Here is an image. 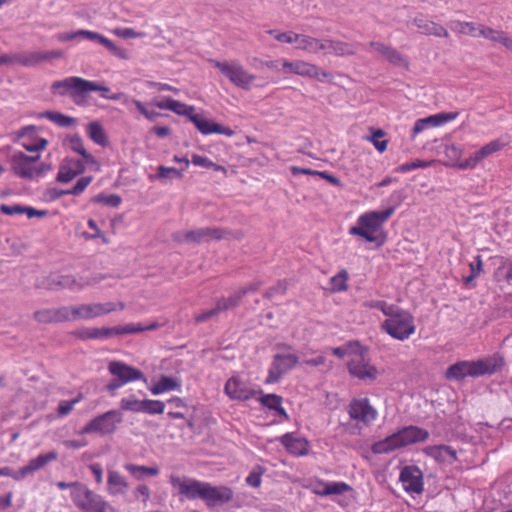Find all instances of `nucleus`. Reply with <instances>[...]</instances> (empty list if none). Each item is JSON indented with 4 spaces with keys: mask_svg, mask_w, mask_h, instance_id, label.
<instances>
[{
    "mask_svg": "<svg viewBox=\"0 0 512 512\" xmlns=\"http://www.w3.org/2000/svg\"><path fill=\"white\" fill-rule=\"evenodd\" d=\"M428 437L429 432L427 430L409 425L375 442L371 450L374 454H389L409 445L424 442Z\"/></svg>",
    "mask_w": 512,
    "mask_h": 512,
    "instance_id": "1",
    "label": "nucleus"
},
{
    "mask_svg": "<svg viewBox=\"0 0 512 512\" xmlns=\"http://www.w3.org/2000/svg\"><path fill=\"white\" fill-rule=\"evenodd\" d=\"M395 207H389L382 211H367L358 216L356 225L349 228V234L358 236L367 242H378L383 235V226L394 214Z\"/></svg>",
    "mask_w": 512,
    "mask_h": 512,
    "instance_id": "2",
    "label": "nucleus"
},
{
    "mask_svg": "<svg viewBox=\"0 0 512 512\" xmlns=\"http://www.w3.org/2000/svg\"><path fill=\"white\" fill-rule=\"evenodd\" d=\"M381 329L393 339L405 341L416 331L415 318L408 310L395 305L386 315Z\"/></svg>",
    "mask_w": 512,
    "mask_h": 512,
    "instance_id": "3",
    "label": "nucleus"
},
{
    "mask_svg": "<svg viewBox=\"0 0 512 512\" xmlns=\"http://www.w3.org/2000/svg\"><path fill=\"white\" fill-rule=\"evenodd\" d=\"M359 45L333 41L329 39L320 40L305 34H298L296 48L308 53L333 54L336 56L353 55L357 52Z\"/></svg>",
    "mask_w": 512,
    "mask_h": 512,
    "instance_id": "4",
    "label": "nucleus"
},
{
    "mask_svg": "<svg viewBox=\"0 0 512 512\" xmlns=\"http://www.w3.org/2000/svg\"><path fill=\"white\" fill-rule=\"evenodd\" d=\"M219 72L233 85L243 90H250L254 86L257 76L250 73L238 60H210Z\"/></svg>",
    "mask_w": 512,
    "mask_h": 512,
    "instance_id": "5",
    "label": "nucleus"
},
{
    "mask_svg": "<svg viewBox=\"0 0 512 512\" xmlns=\"http://www.w3.org/2000/svg\"><path fill=\"white\" fill-rule=\"evenodd\" d=\"M108 371L114 377L106 386L110 393L131 382L143 381L147 383L142 371L121 361H111L108 365Z\"/></svg>",
    "mask_w": 512,
    "mask_h": 512,
    "instance_id": "6",
    "label": "nucleus"
},
{
    "mask_svg": "<svg viewBox=\"0 0 512 512\" xmlns=\"http://www.w3.org/2000/svg\"><path fill=\"white\" fill-rule=\"evenodd\" d=\"M40 155L28 156L24 152H15L9 157L10 169L22 179L32 180L42 175L45 171L44 165L36 166Z\"/></svg>",
    "mask_w": 512,
    "mask_h": 512,
    "instance_id": "7",
    "label": "nucleus"
},
{
    "mask_svg": "<svg viewBox=\"0 0 512 512\" xmlns=\"http://www.w3.org/2000/svg\"><path fill=\"white\" fill-rule=\"evenodd\" d=\"M125 307L124 303H87L71 306L69 309V315L74 320H88L96 317H100L116 310H123Z\"/></svg>",
    "mask_w": 512,
    "mask_h": 512,
    "instance_id": "8",
    "label": "nucleus"
},
{
    "mask_svg": "<svg viewBox=\"0 0 512 512\" xmlns=\"http://www.w3.org/2000/svg\"><path fill=\"white\" fill-rule=\"evenodd\" d=\"M493 372L494 368L487 360L460 361L448 368L446 377L448 379L461 380L465 377H476Z\"/></svg>",
    "mask_w": 512,
    "mask_h": 512,
    "instance_id": "9",
    "label": "nucleus"
},
{
    "mask_svg": "<svg viewBox=\"0 0 512 512\" xmlns=\"http://www.w3.org/2000/svg\"><path fill=\"white\" fill-rule=\"evenodd\" d=\"M96 90H101L97 82L85 80L80 77L66 78V95L79 106L89 105V93L96 92Z\"/></svg>",
    "mask_w": 512,
    "mask_h": 512,
    "instance_id": "10",
    "label": "nucleus"
},
{
    "mask_svg": "<svg viewBox=\"0 0 512 512\" xmlns=\"http://www.w3.org/2000/svg\"><path fill=\"white\" fill-rule=\"evenodd\" d=\"M123 421V414L119 410H109L92 419L83 429V433H96L109 435L116 431Z\"/></svg>",
    "mask_w": 512,
    "mask_h": 512,
    "instance_id": "11",
    "label": "nucleus"
},
{
    "mask_svg": "<svg viewBox=\"0 0 512 512\" xmlns=\"http://www.w3.org/2000/svg\"><path fill=\"white\" fill-rule=\"evenodd\" d=\"M297 363L298 357L296 354L291 352L277 353L273 357L265 383L272 384L278 382L281 377L294 368Z\"/></svg>",
    "mask_w": 512,
    "mask_h": 512,
    "instance_id": "12",
    "label": "nucleus"
},
{
    "mask_svg": "<svg viewBox=\"0 0 512 512\" xmlns=\"http://www.w3.org/2000/svg\"><path fill=\"white\" fill-rule=\"evenodd\" d=\"M225 394L235 401H247L253 398L257 391L239 374L231 376L224 386Z\"/></svg>",
    "mask_w": 512,
    "mask_h": 512,
    "instance_id": "13",
    "label": "nucleus"
},
{
    "mask_svg": "<svg viewBox=\"0 0 512 512\" xmlns=\"http://www.w3.org/2000/svg\"><path fill=\"white\" fill-rule=\"evenodd\" d=\"M348 369L351 375L361 380H375L378 375L376 367L369 363L366 350L363 347L349 359Z\"/></svg>",
    "mask_w": 512,
    "mask_h": 512,
    "instance_id": "14",
    "label": "nucleus"
},
{
    "mask_svg": "<svg viewBox=\"0 0 512 512\" xmlns=\"http://www.w3.org/2000/svg\"><path fill=\"white\" fill-rule=\"evenodd\" d=\"M75 39H85L93 42H97L103 45L108 51H110L113 55L118 58L126 59L127 51L123 48L118 47L107 37L89 30H78L73 33H66V41L75 40Z\"/></svg>",
    "mask_w": 512,
    "mask_h": 512,
    "instance_id": "15",
    "label": "nucleus"
},
{
    "mask_svg": "<svg viewBox=\"0 0 512 512\" xmlns=\"http://www.w3.org/2000/svg\"><path fill=\"white\" fill-rule=\"evenodd\" d=\"M155 327V324L150 326H142L140 324H128L125 326L115 328H90L83 333V337L88 339H108L112 335L132 334L142 332L145 330H152Z\"/></svg>",
    "mask_w": 512,
    "mask_h": 512,
    "instance_id": "16",
    "label": "nucleus"
},
{
    "mask_svg": "<svg viewBox=\"0 0 512 512\" xmlns=\"http://www.w3.org/2000/svg\"><path fill=\"white\" fill-rule=\"evenodd\" d=\"M399 479L403 489L409 494H421L424 490L423 473L417 466H405Z\"/></svg>",
    "mask_w": 512,
    "mask_h": 512,
    "instance_id": "17",
    "label": "nucleus"
},
{
    "mask_svg": "<svg viewBox=\"0 0 512 512\" xmlns=\"http://www.w3.org/2000/svg\"><path fill=\"white\" fill-rule=\"evenodd\" d=\"M349 415L352 419L370 424L378 416L377 410L370 404L367 398L353 399L349 405Z\"/></svg>",
    "mask_w": 512,
    "mask_h": 512,
    "instance_id": "18",
    "label": "nucleus"
},
{
    "mask_svg": "<svg viewBox=\"0 0 512 512\" xmlns=\"http://www.w3.org/2000/svg\"><path fill=\"white\" fill-rule=\"evenodd\" d=\"M170 483L177 488L179 493L190 500L203 498V492L206 482L195 479H181L179 477H171Z\"/></svg>",
    "mask_w": 512,
    "mask_h": 512,
    "instance_id": "19",
    "label": "nucleus"
},
{
    "mask_svg": "<svg viewBox=\"0 0 512 512\" xmlns=\"http://www.w3.org/2000/svg\"><path fill=\"white\" fill-rule=\"evenodd\" d=\"M250 288H243L235 292L229 298H222L216 304V306L212 309H209L205 312L199 313L195 316L196 322H204L214 316H216L221 311L227 310L229 308L235 307L239 300L248 292Z\"/></svg>",
    "mask_w": 512,
    "mask_h": 512,
    "instance_id": "20",
    "label": "nucleus"
},
{
    "mask_svg": "<svg viewBox=\"0 0 512 512\" xmlns=\"http://www.w3.org/2000/svg\"><path fill=\"white\" fill-rule=\"evenodd\" d=\"M203 492L202 500L208 507L222 505L230 501L233 497V492L230 488L225 486H212L206 482Z\"/></svg>",
    "mask_w": 512,
    "mask_h": 512,
    "instance_id": "21",
    "label": "nucleus"
},
{
    "mask_svg": "<svg viewBox=\"0 0 512 512\" xmlns=\"http://www.w3.org/2000/svg\"><path fill=\"white\" fill-rule=\"evenodd\" d=\"M275 440L280 441L287 452L294 456H305L308 454V441L295 433H286L280 437H277Z\"/></svg>",
    "mask_w": 512,
    "mask_h": 512,
    "instance_id": "22",
    "label": "nucleus"
},
{
    "mask_svg": "<svg viewBox=\"0 0 512 512\" xmlns=\"http://www.w3.org/2000/svg\"><path fill=\"white\" fill-rule=\"evenodd\" d=\"M282 70L285 73H293L301 76H308L311 78H319L320 75L325 76V73L321 72L317 66L301 60H283Z\"/></svg>",
    "mask_w": 512,
    "mask_h": 512,
    "instance_id": "23",
    "label": "nucleus"
},
{
    "mask_svg": "<svg viewBox=\"0 0 512 512\" xmlns=\"http://www.w3.org/2000/svg\"><path fill=\"white\" fill-rule=\"evenodd\" d=\"M58 458V453L56 451H49L47 453H43L38 455L37 457L29 460L28 464L21 467L19 469L20 476H13L15 480H20L24 477H26L29 474H32L43 467H45L47 464L55 461Z\"/></svg>",
    "mask_w": 512,
    "mask_h": 512,
    "instance_id": "24",
    "label": "nucleus"
},
{
    "mask_svg": "<svg viewBox=\"0 0 512 512\" xmlns=\"http://www.w3.org/2000/svg\"><path fill=\"white\" fill-rule=\"evenodd\" d=\"M423 453L444 465H451L457 460L456 450L448 445L427 446L423 449Z\"/></svg>",
    "mask_w": 512,
    "mask_h": 512,
    "instance_id": "25",
    "label": "nucleus"
},
{
    "mask_svg": "<svg viewBox=\"0 0 512 512\" xmlns=\"http://www.w3.org/2000/svg\"><path fill=\"white\" fill-rule=\"evenodd\" d=\"M62 55L61 51L51 52H23L14 53L15 64L30 67L36 66L43 61H47L51 58H57Z\"/></svg>",
    "mask_w": 512,
    "mask_h": 512,
    "instance_id": "26",
    "label": "nucleus"
},
{
    "mask_svg": "<svg viewBox=\"0 0 512 512\" xmlns=\"http://www.w3.org/2000/svg\"><path fill=\"white\" fill-rule=\"evenodd\" d=\"M107 278L106 274L94 273L91 275L66 276V288L71 290H81L88 286H94Z\"/></svg>",
    "mask_w": 512,
    "mask_h": 512,
    "instance_id": "27",
    "label": "nucleus"
},
{
    "mask_svg": "<svg viewBox=\"0 0 512 512\" xmlns=\"http://www.w3.org/2000/svg\"><path fill=\"white\" fill-rule=\"evenodd\" d=\"M129 484L126 478L118 471L110 470L107 475V491L111 496H124Z\"/></svg>",
    "mask_w": 512,
    "mask_h": 512,
    "instance_id": "28",
    "label": "nucleus"
},
{
    "mask_svg": "<svg viewBox=\"0 0 512 512\" xmlns=\"http://www.w3.org/2000/svg\"><path fill=\"white\" fill-rule=\"evenodd\" d=\"M181 388L182 383L179 378L162 375L158 381L154 382L148 389L153 395H161L170 391L180 392Z\"/></svg>",
    "mask_w": 512,
    "mask_h": 512,
    "instance_id": "29",
    "label": "nucleus"
},
{
    "mask_svg": "<svg viewBox=\"0 0 512 512\" xmlns=\"http://www.w3.org/2000/svg\"><path fill=\"white\" fill-rule=\"evenodd\" d=\"M413 24L418 28L419 32L425 35H434L437 37H448V31L441 25L425 19L424 17H416Z\"/></svg>",
    "mask_w": 512,
    "mask_h": 512,
    "instance_id": "30",
    "label": "nucleus"
},
{
    "mask_svg": "<svg viewBox=\"0 0 512 512\" xmlns=\"http://www.w3.org/2000/svg\"><path fill=\"white\" fill-rule=\"evenodd\" d=\"M207 238L220 239L222 238V234L219 230L216 229H197L179 234L177 236L178 241L186 242H201Z\"/></svg>",
    "mask_w": 512,
    "mask_h": 512,
    "instance_id": "31",
    "label": "nucleus"
},
{
    "mask_svg": "<svg viewBox=\"0 0 512 512\" xmlns=\"http://www.w3.org/2000/svg\"><path fill=\"white\" fill-rule=\"evenodd\" d=\"M71 498L76 506H78L82 511L85 510V508L89 505V503L92 501V498L96 496L95 493L88 490L83 485H72L71 486Z\"/></svg>",
    "mask_w": 512,
    "mask_h": 512,
    "instance_id": "32",
    "label": "nucleus"
},
{
    "mask_svg": "<svg viewBox=\"0 0 512 512\" xmlns=\"http://www.w3.org/2000/svg\"><path fill=\"white\" fill-rule=\"evenodd\" d=\"M318 486H323V489H313V492L320 496L341 495L351 489L345 482H328L321 480L318 481Z\"/></svg>",
    "mask_w": 512,
    "mask_h": 512,
    "instance_id": "33",
    "label": "nucleus"
},
{
    "mask_svg": "<svg viewBox=\"0 0 512 512\" xmlns=\"http://www.w3.org/2000/svg\"><path fill=\"white\" fill-rule=\"evenodd\" d=\"M124 468L129 474L136 480H144L147 477L157 476L159 474V468L157 466H143L136 464H125Z\"/></svg>",
    "mask_w": 512,
    "mask_h": 512,
    "instance_id": "34",
    "label": "nucleus"
},
{
    "mask_svg": "<svg viewBox=\"0 0 512 512\" xmlns=\"http://www.w3.org/2000/svg\"><path fill=\"white\" fill-rule=\"evenodd\" d=\"M262 405L267 408L274 410L277 416L282 417L284 420H288L289 416L285 409L282 407V397L276 394H266L259 398Z\"/></svg>",
    "mask_w": 512,
    "mask_h": 512,
    "instance_id": "35",
    "label": "nucleus"
},
{
    "mask_svg": "<svg viewBox=\"0 0 512 512\" xmlns=\"http://www.w3.org/2000/svg\"><path fill=\"white\" fill-rule=\"evenodd\" d=\"M479 35L491 41L501 43L507 49L512 50V39L503 31L493 30L489 27H481L479 29Z\"/></svg>",
    "mask_w": 512,
    "mask_h": 512,
    "instance_id": "36",
    "label": "nucleus"
},
{
    "mask_svg": "<svg viewBox=\"0 0 512 512\" xmlns=\"http://www.w3.org/2000/svg\"><path fill=\"white\" fill-rule=\"evenodd\" d=\"M86 133L89 138L100 146H106L108 139L103 126L99 122H91L86 127Z\"/></svg>",
    "mask_w": 512,
    "mask_h": 512,
    "instance_id": "37",
    "label": "nucleus"
},
{
    "mask_svg": "<svg viewBox=\"0 0 512 512\" xmlns=\"http://www.w3.org/2000/svg\"><path fill=\"white\" fill-rule=\"evenodd\" d=\"M189 120L195 125V127L201 134L210 135L215 133L214 129L217 123L208 120L202 114L194 112L193 114H191Z\"/></svg>",
    "mask_w": 512,
    "mask_h": 512,
    "instance_id": "38",
    "label": "nucleus"
},
{
    "mask_svg": "<svg viewBox=\"0 0 512 512\" xmlns=\"http://www.w3.org/2000/svg\"><path fill=\"white\" fill-rule=\"evenodd\" d=\"M449 27L452 31L456 33L471 35L473 37H481V35H479V29L482 26H477L473 22H462L459 20H453L449 23Z\"/></svg>",
    "mask_w": 512,
    "mask_h": 512,
    "instance_id": "39",
    "label": "nucleus"
},
{
    "mask_svg": "<svg viewBox=\"0 0 512 512\" xmlns=\"http://www.w3.org/2000/svg\"><path fill=\"white\" fill-rule=\"evenodd\" d=\"M34 318L40 323L62 322L64 313L61 309H44L36 311Z\"/></svg>",
    "mask_w": 512,
    "mask_h": 512,
    "instance_id": "40",
    "label": "nucleus"
},
{
    "mask_svg": "<svg viewBox=\"0 0 512 512\" xmlns=\"http://www.w3.org/2000/svg\"><path fill=\"white\" fill-rule=\"evenodd\" d=\"M464 148L461 145L455 143H447L443 146V153L445 157L449 160L447 165L452 167H457V164L462 162L461 156L463 154Z\"/></svg>",
    "mask_w": 512,
    "mask_h": 512,
    "instance_id": "41",
    "label": "nucleus"
},
{
    "mask_svg": "<svg viewBox=\"0 0 512 512\" xmlns=\"http://www.w3.org/2000/svg\"><path fill=\"white\" fill-rule=\"evenodd\" d=\"M90 162L91 161H86L82 157L77 159L66 157V183L73 177L81 174L85 169V165Z\"/></svg>",
    "mask_w": 512,
    "mask_h": 512,
    "instance_id": "42",
    "label": "nucleus"
},
{
    "mask_svg": "<svg viewBox=\"0 0 512 512\" xmlns=\"http://www.w3.org/2000/svg\"><path fill=\"white\" fill-rule=\"evenodd\" d=\"M83 512H116V510L101 496L96 494Z\"/></svg>",
    "mask_w": 512,
    "mask_h": 512,
    "instance_id": "43",
    "label": "nucleus"
},
{
    "mask_svg": "<svg viewBox=\"0 0 512 512\" xmlns=\"http://www.w3.org/2000/svg\"><path fill=\"white\" fill-rule=\"evenodd\" d=\"M361 347L362 346L358 342H349L343 346L333 348L332 352L339 358H344L346 356L352 358L355 353L361 350Z\"/></svg>",
    "mask_w": 512,
    "mask_h": 512,
    "instance_id": "44",
    "label": "nucleus"
},
{
    "mask_svg": "<svg viewBox=\"0 0 512 512\" xmlns=\"http://www.w3.org/2000/svg\"><path fill=\"white\" fill-rule=\"evenodd\" d=\"M486 158L482 148L471 154L467 159L457 164V168L466 170L475 168L481 161Z\"/></svg>",
    "mask_w": 512,
    "mask_h": 512,
    "instance_id": "45",
    "label": "nucleus"
},
{
    "mask_svg": "<svg viewBox=\"0 0 512 512\" xmlns=\"http://www.w3.org/2000/svg\"><path fill=\"white\" fill-rule=\"evenodd\" d=\"M486 158L482 148L471 154L467 159L457 164V168L466 170L475 168L481 161Z\"/></svg>",
    "mask_w": 512,
    "mask_h": 512,
    "instance_id": "46",
    "label": "nucleus"
},
{
    "mask_svg": "<svg viewBox=\"0 0 512 512\" xmlns=\"http://www.w3.org/2000/svg\"><path fill=\"white\" fill-rule=\"evenodd\" d=\"M144 400H139L135 396L122 398L120 408L125 411L142 412Z\"/></svg>",
    "mask_w": 512,
    "mask_h": 512,
    "instance_id": "47",
    "label": "nucleus"
},
{
    "mask_svg": "<svg viewBox=\"0 0 512 512\" xmlns=\"http://www.w3.org/2000/svg\"><path fill=\"white\" fill-rule=\"evenodd\" d=\"M348 273L341 270L338 274L331 278V288L334 292H342L347 290Z\"/></svg>",
    "mask_w": 512,
    "mask_h": 512,
    "instance_id": "48",
    "label": "nucleus"
},
{
    "mask_svg": "<svg viewBox=\"0 0 512 512\" xmlns=\"http://www.w3.org/2000/svg\"><path fill=\"white\" fill-rule=\"evenodd\" d=\"M384 136L385 132L381 129H377L367 138L380 153L384 152L388 145V141L383 139Z\"/></svg>",
    "mask_w": 512,
    "mask_h": 512,
    "instance_id": "49",
    "label": "nucleus"
},
{
    "mask_svg": "<svg viewBox=\"0 0 512 512\" xmlns=\"http://www.w3.org/2000/svg\"><path fill=\"white\" fill-rule=\"evenodd\" d=\"M164 410H165L164 402H162L160 400H151V399L144 400L143 409H142L143 413L155 415V414H162L164 412Z\"/></svg>",
    "mask_w": 512,
    "mask_h": 512,
    "instance_id": "50",
    "label": "nucleus"
},
{
    "mask_svg": "<svg viewBox=\"0 0 512 512\" xmlns=\"http://www.w3.org/2000/svg\"><path fill=\"white\" fill-rule=\"evenodd\" d=\"M93 202L102 203L110 207H118L121 204L122 199L117 194L100 193L93 198Z\"/></svg>",
    "mask_w": 512,
    "mask_h": 512,
    "instance_id": "51",
    "label": "nucleus"
},
{
    "mask_svg": "<svg viewBox=\"0 0 512 512\" xmlns=\"http://www.w3.org/2000/svg\"><path fill=\"white\" fill-rule=\"evenodd\" d=\"M112 33L123 39H132V38H144L146 37V33L138 32L133 28L129 27H117L112 30Z\"/></svg>",
    "mask_w": 512,
    "mask_h": 512,
    "instance_id": "52",
    "label": "nucleus"
},
{
    "mask_svg": "<svg viewBox=\"0 0 512 512\" xmlns=\"http://www.w3.org/2000/svg\"><path fill=\"white\" fill-rule=\"evenodd\" d=\"M430 165H431V162H429V161L415 159L412 162L404 163V164L399 165L395 169V171L398 172V173H408V172H410L412 170H415V169H418V168L429 167Z\"/></svg>",
    "mask_w": 512,
    "mask_h": 512,
    "instance_id": "53",
    "label": "nucleus"
},
{
    "mask_svg": "<svg viewBox=\"0 0 512 512\" xmlns=\"http://www.w3.org/2000/svg\"><path fill=\"white\" fill-rule=\"evenodd\" d=\"M434 120V126L440 127L448 122H452L459 116L458 111L442 112L432 115Z\"/></svg>",
    "mask_w": 512,
    "mask_h": 512,
    "instance_id": "54",
    "label": "nucleus"
},
{
    "mask_svg": "<svg viewBox=\"0 0 512 512\" xmlns=\"http://www.w3.org/2000/svg\"><path fill=\"white\" fill-rule=\"evenodd\" d=\"M431 127H435L432 115L417 119L412 129V136L415 137L419 133Z\"/></svg>",
    "mask_w": 512,
    "mask_h": 512,
    "instance_id": "55",
    "label": "nucleus"
},
{
    "mask_svg": "<svg viewBox=\"0 0 512 512\" xmlns=\"http://www.w3.org/2000/svg\"><path fill=\"white\" fill-rule=\"evenodd\" d=\"M70 144H71V149L74 151V152H77L80 157H82L83 159H85L86 161H93V157L91 154H89L85 147H84V144L82 142V140L78 137H72L70 139Z\"/></svg>",
    "mask_w": 512,
    "mask_h": 512,
    "instance_id": "56",
    "label": "nucleus"
},
{
    "mask_svg": "<svg viewBox=\"0 0 512 512\" xmlns=\"http://www.w3.org/2000/svg\"><path fill=\"white\" fill-rule=\"evenodd\" d=\"M194 110L195 109L193 106H189L180 101L172 99L170 111H173L178 115L187 116L190 119V116L194 113Z\"/></svg>",
    "mask_w": 512,
    "mask_h": 512,
    "instance_id": "57",
    "label": "nucleus"
},
{
    "mask_svg": "<svg viewBox=\"0 0 512 512\" xmlns=\"http://www.w3.org/2000/svg\"><path fill=\"white\" fill-rule=\"evenodd\" d=\"M92 177L91 176H84L77 180L76 184L72 188H66V195L72 194V195H79L81 194L91 183Z\"/></svg>",
    "mask_w": 512,
    "mask_h": 512,
    "instance_id": "58",
    "label": "nucleus"
},
{
    "mask_svg": "<svg viewBox=\"0 0 512 512\" xmlns=\"http://www.w3.org/2000/svg\"><path fill=\"white\" fill-rule=\"evenodd\" d=\"M269 34L273 35L274 38L281 43H296L298 39V34L292 31L289 32H279L276 30L267 31Z\"/></svg>",
    "mask_w": 512,
    "mask_h": 512,
    "instance_id": "59",
    "label": "nucleus"
},
{
    "mask_svg": "<svg viewBox=\"0 0 512 512\" xmlns=\"http://www.w3.org/2000/svg\"><path fill=\"white\" fill-rule=\"evenodd\" d=\"M364 307L371 309L380 310L385 316L391 311V309L395 306L394 304H388L386 301L382 300H367L364 302Z\"/></svg>",
    "mask_w": 512,
    "mask_h": 512,
    "instance_id": "60",
    "label": "nucleus"
},
{
    "mask_svg": "<svg viewBox=\"0 0 512 512\" xmlns=\"http://www.w3.org/2000/svg\"><path fill=\"white\" fill-rule=\"evenodd\" d=\"M133 496L136 500H140L144 504H146L147 501L150 499L151 492L147 485L141 484L134 489Z\"/></svg>",
    "mask_w": 512,
    "mask_h": 512,
    "instance_id": "61",
    "label": "nucleus"
},
{
    "mask_svg": "<svg viewBox=\"0 0 512 512\" xmlns=\"http://www.w3.org/2000/svg\"><path fill=\"white\" fill-rule=\"evenodd\" d=\"M38 118H48L58 126L64 127V114L54 111H45L37 114Z\"/></svg>",
    "mask_w": 512,
    "mask_h": 512,
    "instance_id": "62",
    "label": "nucleus"
},
{
    "mask_svg": "<svg viewBox=\"0 0 512 512\" xmlns=\"http://www.w3.org/2000/svg\"><path fill=\"white\" fill-rule=\"evenodd\" d=\"M384 57L389 61L391 62L392 64H395V65H405L406 64V61L405 59L402 57V55L397 51L395 50L394 48L392 47H389L388 51L385 53Z\"/></svg>",
    "mask_w": 512,
    "mask_h": 512,
    "instance_id": "63",
    "label": "nucleus"
},
{
    "mask_svg": "<svg viewBox=\"0 0 512 512\" xmlns=\"http://www.w3.org/2000/svg\"><path fill=\"white\" fill-rule=\"evenodd\" d=\"M504 146H505V143L502 142L501 140H493L481 148L487 158L488 156L492 155L493 153L500 151Z\"/></svg>",
    "mask_w": 512,
    "mask_h": 512,
    "instance_id": "64",
    "label": "nucleus"
}]
</instances>
